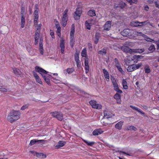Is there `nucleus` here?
<instances>
[{
	"label": "nucleus",
	"mask_w": 159,
	"mask_h": 159,
	"mask_svg": "<svg viewBox=\"0 0 159 159\" xmlns=\"http://www.w3.org/2000/svg\"><path fill=\"white\" fill-rule=\"evenodd\" d=\"M103 72L106 80L107 81H109L110 76L108 72L105 69H103Z\"/></svg>",
	"instance_id": "nucleus-23"
},
{
	"label": "nucleus",
	"mask_w": 159,
	"mask_h": 159,
	"mask_svg": "<svg viewBox=\"0 0 159 159\" xmlns=\"http://www.w3.org/2000/svg\"><path fill=\"white\" fill-rule=\"evenodd\" d=\"M127 70L129 72H132L135 70L134 65L129 66L128 67Z\"/></svg>",
	"instance_id": "nucleus-35"
},
{
	"label": "nucleus",
	"mask_w": 159,
	"mask_h": 159,
	"mask_svg": "<svg viewBox=\"0 0 159 159\" xmlns=\"http://www.w3.org/2000/svg\"><path fill=\"white\" fill-rule=\"evenodd\" d=\"M45 140H39L36 141L35 139H33L32 140H31L30 141V142L29 143V145L31 146L33 145H34V144L35 143L37 142H45Z\"/></svg>",
	"instance_id": "nucleus-30"
},
{
	"label": "nucleus",
	"mask_w": 159,
	"mask_h": 159,
	"mask_svg": "<svg viewBox=\"0 0 159 159\" xmlns=\"http://www.w3.org/2000/svg\"><path fill=\"white\" fill-rule=\"evenodd\" d=\"M156 42L157 44V45L158 48H159V41H157Z\"/></svg>",
	"instance_id": "nucleus-61"
},
{
	"label": "nucleus",
	"mask_w": 159,
	"mask_h": 159,
	"mask_svg": "<svg viewBox=\"0 0 159 159\" xmlns=\"http://www.w3.org/2000/svg\"><path fill=\"white\" fill-rule=\"evenodd\" d=\"M149 9V8H148V6H146L145 7H144V9L146 10V11H148V10Z\"/></svg>",
	"instance_id": "nucleus-60"
},
{
	"label": "nucleus",
	"mask_w": 159,
	"mask_h": 159,
	"mask_svg": "<svg viewBox=\"0 0 159 159\" xmlns=\"http://www.w3.org/2000/svg\"><path fill=\"white\" fill-rule=\"evenodd\" d=\"M125 45L128 47L129 48L132 47L134 45V43L129 42H126L125 43Z\"/></svg>",
	"instance_id": "nucleus-37"
},
{
	"label": "nucleus",
	"mask_w": 159,
	"mask_h": 159,
	"mask_svg": "<svg viewBox=\"0 0 159 159\" xmlns=\"http://www.w3.org/2000/svg\"><path fill=\"white\" fill-rule=\"evenodd\" d=\"M65 42L63 39H61L60 41V46L61 49V52L62 53H63L65 50Z\"/></svg>",
	"instance_id": "nucleus-19"
},
{
	"label": "nucleus",
	"mask_w": 159,
	"mask_h": 159,
	"mask_svg": "<svg viewBox=\"0 0 159 159\" xmlns=\"http://www.w3.org/2000/svg\"><path fill=\"white\" fill-rule=\"evenodd\" d=\"M66 143V142L64 141H59L57 145L55 146V147L56 149H59L61 147H63Z\"/></svg>",
	"instance_id": "nucleus-21"
},
{
	"label": "nucleus",
	"mask_w": 159,
	"mask_h": 159,
	"mask_svg": "<svg viewBox=\"0 0 159 159\" xmlns=\"http://www.w3.org/2000/svg\"><path fill=\"white\" fill-rule=\"evenodd\" d=\"M25 16L23 15H22L21 17V27L23 28L24 27L25 24Z\"/></svg>",
	"instance_id": "nucleus-34"
},
{
	"label": "nucleus",
	"mask_w": 159,
	"mask_h": 159,
	"mask_svg": "<svg viewBox=\"0 0 159 159\" xmlns=\"http://www.w3.org/2000/svg\"><path fill=\"white\" fill-rule=\"evenodd\" d=\"M39 9L38 6L36 5L35 7L34 11V25H37L39 21V15H38Z\"/></svg>",
	"instance_id": "nucleus-8"
},
{
	"label": "nucleus",
	"mask_w": 159,
	"mask_h": 159,
	"mask_svg": "<svg viewBox=\"0 0 159 159\" xmlns=\"http://www.w3.org/2000/svg\"><path fill=\"white\" fill-rule=\"evenodd\" d=\"M20 113L19 111H13L10 113L7 117V120L11 123L20 119Z\"/></svg>",
	"instance_id": "nucleus-3"
},
{
	"label": "nucleus",
	"mask_w": 159,
	"mask_h": 159,
	"mask_svg": "<svg viewBox=\"0 0 159 159\" xmlns=\"http://www.w3.org/2000/svg\"><path fill=\"white\" fill-rule=\"evenodd\" d=\"M148 50L151 52H153L155 50V48L154 46L153 45H151L149 48Z\"/></svg>",
	"instance_id": "nucleus-43"
},
{
	"label": "nucleus",
	"mask_w": 159,
	"mask_h": 159,
	"mask_svg": "<svg viewBox=\"0 0 159 159\" xmlns=\"http://www.w3.org/2000/svg\"><path fill=\"white\" fill-rule=\"evenodd\" d=\"M82 12V10L80 8H77L75 12L74 18L75 20H79L80 19Z\"/></svg>",
	"instance_id": "nucleus-13"
},
{
	"label": "nucleus",
	"mask_w": 159,
	"mask_h": 159,
	"mask_svg": "<svg viewBox=\"0 0 159 159\" xmlns=\"http://www.w3.org/2000/svg\"><path fill=\"white\" fill-rule=\"evenodd\" d=\"M121 49L124 52L129 53L130 54L134 53H141L144 51V49L143 48L137 49H131L125 45V44L121 47Z\"/></svg>",
	"instance_id": "nucleus-4"
},
{
	"label": "nucleus",
	"mask_w": 159,
	"mask_h": 159,
	"mask_svg": "<svg viewBox=\"0 0 159 159\" xmlns=\"http://www.w3.org/2000/svg\"><path fill=\"white\" fill-rule=\"evenodd\" d=\"M126 6L125 4L123 2H121L119 5L118 7H120L121 9L124 8Z\"/></svg>",
	"instance_id": "nucleus-46"
},
{
	"label": "nucleus",
	"mask_w": 159,
	"mask_h": 159,
	"mask_svg": "<svg viewBox=\"0 0 159 159\" xmlns=\"http://www.w3.org/2000/svg\"><path fill=\"white\" fill-rule=\"evenodd\" d=\"M104 118L107 119L112 117L114 115L113 114L106 111H104Z\"/></svg>",
	"instance_id": "nucleus-17"
},
{
	"label": "nucleus",
	"mask_w": 159,
	"mask_h": 159,
	"mask_svg": "<svg viewBox=\"0 0 159 159\" xmlns=\"http://www.w3.org/2000/svg\"><path fill=\"white\" fill-rule=\"evenodd\" d=\"M51 75V78L52 79L53 82L56 83L58 84L61 82V78L58 76V74L57 73H50Z\"/></svg>",
	"instance_id": "nucleus-10"
},
{
	"label": "nucleus",
	"mask_w": 159,
	"mask_h": 159,
	"mask_svg": "<svg viewBox=\"0 0 159 159\" xmlns=\"http://www.w3.org/2000/svg\"><path fill=\"white\" fill-rule=\"evenodd\" d=\"M68 11V10L66 9L63 13V16L62 18L61 23L63 27H65L66 24V22L67 20V13Z\"/></svg>",
	"instance_id": "nucleus-6"
},
{
	"label": "nucleus",
	"mask_w": 159,
	"mask_h": 159,
	"mask_svg": "<svg viewBox=\"0 0 159 159\" xmlns=\"http://www.w3.org/2000/svg\"><path fill=\"white\" fill-rule=\"evenodd\" d=\"M89 103L93 108L100 109L102 108V105L99 104L97 103L96 101L91 100L90 101Z\"/></svg>",
	"instance_id": "nucleus-11"
},
{
	"label": "nucleus",
	"mask_w": 159,
	"mask_h": 159,
	"mask_svg": "<svg viewBox=\"0 0 159 159\" xmlns=\"http://www.w3.org/2000/svg\"><path fill=\"white\" fill-rule=\"evenodd\" d=\"M88 14L89 16H96L95 11L94 10H89L88 12Z\"/></svg>",
	"instance_id": "nucleus-36"
},
{
	"label": "nucleus",
	"mask_w": 159,
	"mask_h": 159,
	"mask_svg": "<svg viewBox=\"0 0 159 159\" xmlns=\"http://www.w3.org/2000/svg\"><path fill=\"white\" fill-rule=\"evenodd\" d=\"M145 72L146 73H148L150 72V70L149 68V66H146L145 67Z\"/></svg>",
	"instance_id": "nucleus-47"
},
{
	"label": "nucleus",
	"mask_w": 159,
	"mask_h": 159,
	"mask_svg": "<svg viewBox=\"0 0 159 159\" xmlns=\"http://www.w3.org/2000/svg\"><path fill=\"white\" fill-rule=\"evenodd\" d=\"M153 0H148V2L150 3H152L153 2Z\"/></svg>",
	"instance_id": "nucleus-64"
},
{
	"label": "nucleus",
	"mask_w": 159,
	"mask_h": 159,
	"mask_svg": "<svg viewBox=\"0 0 159 159\" xmlns=\"http://www.w3.org/2000/svg\"><path fill=\"white\" fill-rule=\"evenodd\" d=\"M43 41V39H40L39 43V48L40 52V53L42 54H43V44H42Z\"/></svg>",
	"instance_id": "nucleus-25"
},
{
	"label": "nucleus",
	"mask_w": 159,
	"mask_h": 159,
	"mask_svg": "<svg viewBox=\"0 0 159 159\" xmlns=\"http://www.w3.org/2000/svg\"><path fill=\"white\" fill-rule=\"evenodd\" d=\"M149 22L148 21L139 22L136 21H132L130 23V25L133 26L137 27L139 26H142L147 25L149 23Z\"/></svg>",
	"instance_id": "nucleus-12"
},
{
	"label": "nucleus",
	"mask_w": 159,
	"mask_h": 159,
	"mask_svg": "<svg viewBox=\"0 0 159 159\" xmlns=\"http://www.w3.org/2000/svg\"><path fill=\"white\" fill-rule=\"evenodd\" d=\"M35 70L41 75L48 84L49 85L50 84V77L48 76H45V75H47L50 76L51 77V75L50 73H49L43 68L38 66H36L35 67Z\"/></svg>",
	"instance_id": "nucleus-2"
},
{
	"label": "nucleus",
	"mask_w": 159,
	"mask_h": 159,
	"mask_svg": "<svg viewBox=\"0 0 159 159\" xmlns=\"http://www.w3.org/2000/svg\"><path fill=\"white\" fill-rule=\"evenodd\" d=\"M135 70L139 69V67L142 66L143 65L141 63H140L137 64H134Z\"/></svg>",
	"instance_id": "nucleus-42"
},
{
	"label": "nucleus",
	"mask_w": 159,
	"mask_h": 159,
	"mask_svg": "<svg viewBox=\"0 0 159 159\" xmlns=\"http://www.w3.org/2000/svg\"><path fill=\"white\" fill-rule=\"evenodd\" d=\"M29 106V104H26L25 105H23L21 108V110H24L25 109H27Z\"/></svg>",
	"instance_id": "nucleus-49"
},
{
	"label": "nucleus",
	"mask_w": 159,
	"mask_h": 159,
	"mask_svg": "<svg viewBox=\"0 0 159 159\" xmlns=\"http://www.w3.org/2000/svg\"><path fill=\"white\" fill-rule=\"evenodd\" d=\"M122 84L123 88L125 89H127L128 88L127 83L126 80L123 79L122 80Z\"/></svg>",
	"instance_id": "nucleus-28"
},
{
	"label": "nucleus",
	"mask_w": 159,
	"mask_h": 159,
	"mask_svg": "<svg viewBox=\"0 0 159 159\" xmlns=\"http://www.w3.org/2000/svg\"><path fill=\"white\" fill-rule=\"evenodd\" d=\"M76 62L77 67L79 68H80L81 66L80 61H79V62Z\"/></svg>",
	"instance_id": "nucleus-54"
},
{
	"label": "nucleus",
	"mask_w": 159,
	"mask_h": 159,
	"mask_svg": "<svg viewBox=\"0 0 159 159\" xmlns=\"http://www.w3.org/2000/svg\"><path fill=\"white\" fill-rule=\"evenodd\" d=\"M75 58L76 62H79V61H80L79 60V55L78 53H76L75 54Z\"/></svg>",
	"instance_id": "nucleus-44"
},
{
	"label": "nucleus",
	"mask_w": 159,
	"mask_h": 159,
	"mask_svg": "<svg viewBox=\"0 0 159 159\" xmlns=\"http://www.w3.org/2000/svg\"><path fill=\"white\" fill-rule=\"evenodd\" d=\"M54 23L55 25V26H57V25H59V22L57 21V20H54Z\"/></svg>",
	"instance_id": "nucleus-56"
},
{
	"label": "nucleus",
	"mask_w": 159,
	"mask_h": 159,
	"mask_svg": "<svg viewBox=\"0 0 159 159\" xmlns=\"http://www.w3.org/2000/svg\"><path fill=\"white\" fill-rule=\"evenodd\" d=\"M140 56L139 55H134L133 56H129L127 57L125 59V62L127 64V62L128 61V60L129 61H131L130 58L131 59V60H134L135 59H138L139 58Z\"/></svg>",
	"instance_id": "nucleus-15"
},
{
	"label": "nucleus",
	"mask_w": 159,
	"mask_h": 159,
	"mask_svg": "<svg viewBox=\"0 0 159 159\" xmlns=\"http://www.w3.org/2000/svg\"><path fill=\"white\" fill-rule=\"evenodd\" d=\"M124 124V121H121L117 123L115 125V128L116 129L120 130L122 129V125Z\"/></svg>",
	"instance_id": "nucleus-20"
},
{
	"label": "nucleus",
	"mask_w": 159,
	"mask_h": 159,
	"mask_svg": "<svg viewBox=\"0 0 159 159\" xmlns=\"http://www.w3.org/2000/svg\"><path fill=\"white\" fill-rule=\"evenodd\" d=\"M130 107H131L133 109L137 111L138 112H139L142 115H144V113L140 109H139L138 107H135L132 105L130 106Z\"/></svg>",
	"instance_id": "nucleus-29"
},
{
	"label": "nucleus",
	"mask_w": 159,
	"mask_h": 159,
	"mask_svg": "<svg viewBox=\"0 0 159 159\" xmlns=\"http://www.w3.org/2000/svg\"><path fill=\"white\" fill-rule=\"evenodd\" d=\"M0 90L3 92H6L7 91V89L1 87V88H0Z\"/></svg>",
	"instance_id": "nucleus-55"
},
{
	"label": "nucleus",
	"mask_w": 159,
	"mask_h": 159,
	"mask_svg": "<svg viewBox=\"0 0 159 159\" xmlns=\"http://www.w3.org/2000/svg\"><path fill=\"white\" fill-rule=\"evenodd\" d=\"M35 26V27L36 28V31H38L39 32H40V30L41 27L42 26V25L41 24H38V23L37 24V25H34Z\"/></svg>",
	"instance_id": "nucleus-40"
},
{
	"label": "nucleus",
	"mask_w": 159,
	"mask_h": 159,
	"mask_svg": "<svg viewBox=\"0 0 159 159\" xmlns=\"http://www.w3.org/2000/svg\"><path fill=\"white\" fill-rule=\"evenodd\" d=\"M111 80L115 90L119 93H122V92L121 90L119 89L118 86L115 78L114 77H111Z\"/></svg>",
	"instance_id": "nucleus-9"
},
{
	"label": "nucleus",
	"mask_w": 159,
	"mask_h": 159,
	"mask_svg": "<svg viewBox=\"0 0 159 159\" xmlns=\"http://www.w3.org/2000/svg\"><path fill=\"white\" fill-rule=\"evenodd\" d=\"M50 35L51 36L52 38L54 39L55 38V36H54V34L53 32H51Z\"/></svg>",
	"instance_id": "nucleus-57"
},
{
	"label": "nucleus",
	"mask_w": 159,
	"mask_h": 159,
	"mask_svg": "<svg viewBox=\"0 0 159 159\" xmlns=\"http://www.w3.org/2000/svg\"><path fill=\"white\" fill-rule=\"evenodd\" d=\"M13 71L15 75L19 76L21 74V72L20 70L16 68H13Z\"/></svg>",
	"instance_id": "nucleus-32"
},
{
	"label": "nucleus",
	"mask_w": 159,
	"mask_h": 159,
	"mask_svg": "<svg viewBox=\"0 0 159 159\" xmlns=\"http://www.w3.org/2000/svg\"><path fill=\"white\" fill-rule=\"evenodd\" d=\"M31 10H32V8L31 7H29V11H30V14H31L32 13V11H31Z\"/></svg>",
	"instance_id": "nucleus-63"
},
{
	"label": "nucleus",
	"mask_w": 159,
	"mask_h": 159,
	"mask_svg": "<svg viewBox=\"0 0 159 159\" xmlns=\"http://www.w3.org/2000/svg\"><path fill=\"white\" fill-rule=\"evenodd\" d=\"M89 58L87 57L84 59V69L86 74L88 73L89 70Z\"/></svg>",
	"instance_id": "nucleus-14"
},
{
	"label": "nucleus",
	"mask_w": 159,
	"mask_h": 159,
	"mask_svg": "<svg viewBox=\"0 0 159 159\" xmlns=\"http://www.w3.org/2000/svg\"><path fill=\"white\" fill-rule=\"evenodd\" d=\"M115 63L116 66V67H117V66H119L120 65L117 59L115 58Z\"/></svg>",
	"instance_id": "nucleus-52"
},
{
	"label": "nucleus",
	"mask_w": 159,
	"mask_h": 159,
	"mask_svg": "<svg viewBox=\"0 0 159 159\" xmlns=\"http://www.w3.org/2000/svg\"><path fill=\"white\" fill-rule=\"evenodd\" d=\"M75 70L74 68H68L66 70H64V73L66 74L65 72H66L68 74H70L73 73Z\"/></svg>",
	"instance_id": "nucleus-31"
},
{
	"label": "nucleus",
	"mask_w": 159,
	"mask_h": 159,
	"mask_svg": "<svg viewBox=\"0 0 159 159\" xmlns=\"http://www.w3.org/2000/svg\"><path fill=\"white\" fill-rule=\"evenodd\" d=\"M98 21L94 19H90L86 21L85 22V25L87 29L90 30L91 26L92 25L95 24Z\"/></svg>",
	"instance_id": "nucleus-7"
},
{
	"label": "nucleus",
	"mask_w": 159,
	"mask_h": 159,
	"mask_svg": "<svg viewBox=\"0 0 159 159\" xmlns=\"http://www.w3.org/2000/svg\"><path fill=\"white\" fill-rule=\"evenodd\" d=\"M111 22L110 21H107L104 26V30H109L111 27Z\"/></svg>",
	"instance_id": "nucleus-16"
},
{
	"label": "nucleus",
	"mask_w": 159,
	"mask_h": 159,
	"mask_svg": "<svg viewBox=\"0 0 159 159\" xmlns=\"http://www.w3.org/2000/svg\"><path fill=\"white\" fill-rule=\"evenodd\" d=\"M36 80V82H38V83H39V84H42V81L40 78H39L38 79Z\"/></svg>",
	"instance_id": "nucleus-53"
},
{
	"label": "nucleus",
	"mask_w": 159,
	"mask_h": 159,
	"mask_svg": "<svg viewBox=\"0 0 159 159\" xmlns=\"http://www.w3.org/2000/svg\"><path fill=\"white\" fill-rule=\"evenodd\" d=\"M126 1L130 3V5H132L133 3V0H126Z\"/></svg>",
	"instance_id": "nucleus-58"
},
{
	"label": "nucleus",
	"mask_w": 159,
	"mask_h": 159,
	"mask_svg": "<svg viewBox=\"0 0 159 159\" xmlns=\"http://www.w3.org/2000/svg\"><path fill=\"white\" fill-rule=\"evenodd\" d=\"M103 132V131L101 129L94 130L93 132V135L96 136L101 134Z\"/></svg>",
	"instance_id": "nucleus-22"
},
{
	"label": "nucleus",
	"mask_w": 159,
	"mask_h": 159,
	"mask_svg": "<svg viewBox=\"0 0 159 159\" xmlns=\"http://www.w3.org/2000/svg\"><path fill=\"white\" fill-rule=\"evenodd\" d=\"M106 53V49H103L98 52V53L102 55L105 54Z\"/></svg>",
	"instance_id": "nucleus-48"
},
{
	"label": "nucleus",
	"mask_w": 159,
	"mask_h": 159,
	"mask_svg": "<svg viewBox=\"0 0 159 159\" xmlns=\"http://www.w3.org/2000/svg\"><path fill=\"white\" fill-rule=\"evenodd\" d=\"M99 39V34H96L95 38L94 39V42L96 44H97L98 42Z\"/></svg>",
	"instance_id": "nucleus-45"
},
{
	"label": "nucleus",
	"mask_w": 159,
	"mask_h": 159,
	"mask_svg": "<svg viewBox=\"0 0 159 159\" xmlns=\"http://www.w3.org/2000/svg\"><path fill=\"white\" fill-rule=\"evenodd\" d=\"M53 113L54 117H56L58 120H62L63 116L61 113L60 112H55Z\"/></svg>",
	"instance_id": "nucleus-18"
},
{
	"label": "nucleus",
	"mask_w": 159,
	"mask_h": 159,
	"mask_svg": "<svg viewBox=\"0 0 159 159\" xmlns=\"http://www.w3.org/2000/svg\"><path fill=\"white\" fill-rule=\"evenodd\" d=\"M121 34L124 36L130 38L138 36H142L145 40L148 41L152 42L153 43L155 42L154 40L148 38L147 36L141 32L128 29L124 30L121 32Z\"/></svg>",
	"instance_id": "nucleus-1"
},
{
	"label": "nucleus",
	"mask_w": 159,
	"mask_h": 159,
	"mask_svg": "<svg viewBox=\"0 0 159 159\" xmlns=\"http://www.w3.org/2000/svg\"><path fill=\"white\" fill-rule=\"evenodd\" d=\"M154 3H155L156 6L157 7L159 8V3L157 2H155Z\"/></svg>",
	"instance_id": "nucleus-59"
},
{
	"label": "nucleus",
	"mask_w": 159,
	"mask_h": 159,
	"mask_svg": "<svg viewBox=\"0 0 159 159\" xmlns=\"http://www.w3.org/2000/svg\"><path fill=\"white\" fill-rule=\"evenodd\" d=\"M119 71H120L121 73H123V71L122 70V68H121L120 66H117V67H116Z\"/></svg>",
	"instance_id": "nucleus-50"
},
{
	"label": "nucleus",
	"mask_w": 159,
	"mask_h": 159,
	"mask_svg": "<svg viewBox=\"0 0 159 159\" xmlns=\"http://www.w3.org/2000/svg\"><path fill=\"white\" fill-rule=\"evenodd\" d=\"M36 155L41 158H45L46 157V155L43 153H37Z\"/></svg>",
	"instance_id": "nucleus-38"
},
{
	"label": "nucleus",
	"mask_w": 159,
	"mask_h": 159,
	"mask_svg": "<svg viewBox=\"0 0 159 159\" xmlns=\"http://www.w3.org/2000/svg\"><path fill=\"white\" fill-rule=\"evenodd\" d=\"M81 56L82 57H86L87 56V51L86 48H84L81 52Z\"/></svg>",
	"instance_id": "nucleus-39"
},
{
	"label": "nucleus",
	"mask_w": 159,
	"mask_h": 159,
	"mask_svg": "<svg viewBox=\"0 0 159 159\" xmlns=\"http://www.w3.org/2000/svg\"><path fill=\"white\" fill-rule=\"evenodd\" d=\"M56 28L57 29V35L60 37H61V28L60 26V25H57L56 26Z\"/></svg>",
	"instance_id": "nucleus-33"
},
{
	"label": "nucleus",
	"mask_w": 159,
	"mask_h": 159,
	"mask_svg": "<svg viewBox=\"0 0 159 159\" xmlns=\"http://www.w3.org/2000/svg\"><path fill=\"white\" fill-rule=\"evenodd\" d=\"M114 98L116 100L117 103L120 104L121 102L120 96L118 93H116L114 96Z\"/></svg>",
	"instance_id": "nucleus-26"
},
{
	"label": "nucleus",
	"mask_w": 159,
	"mask_h": 159,
	"mask_svg": "<svg viewBox=\"0 0 159 159\" xmlns=\"http://www.w3.org/2000/svg\"><path fill=\"white\" fill-rule=\"evenodd\" d=\"M138 2V0H133V3L136 4Z\"/></svg>",
	"instance_id": "nucleus-62"
},
{
	"label": "nucleus",
	"mask_w": 159,
	"mask_h": 159,
	"mask_svg": "<svg viewBox=\"0 0 159 159\" xmlns=\"http://www.w3.org/2000/svg\"><path fill=\"white\" fill-rule=\"evenodd\" d=\"M39 32L36 31L34 34L35 44H37L39 42Z\"/></svg>",
	"instance_id": "nucleus-24"
},
{
	"label": "nucleus",
	"mask_w": 159,
	"mask_h": 159,
	"mask_svg": "<svg viewBox=\"0 0 159 159\" xmlns=\"http://www.w3.org/2000/svg\"><path fill=\"white\" fill-rule=\"evenodd\" d=\"M83 140L85 143L89 146H92L95 143L94 142H90L84 140Z\"/></svg>",
	"instance_id": "nucleus-41"
},
{
	"label": "nucleus",
	"mask_w": 159,
	"mask_h": 159,
	"mask_svg": "<svg viewBox=\"0 0 159 159\" xmlns=\"http://www.w3.org/2000/svg\"><path fill=\"white\" fill-rule=\"evenodd\" d=\"M125 129L127 130L134 131L136 130L137 128L133 126L128 125L125 128Z\"/></svg>",
	"instance_id": "nucleus-27"
},
{
	"label": "nucleus",
	"mask_w": 159,
	"mask_h": 159,
	"mask_svg": "<svg viewBox=\"0 0 159 159\" xmlns=\"http://www.w3.org/2000/svg\"><path fill=\"white\" fill-rule=\"evenodd\" d=\"M33 75L35 79V80H36L39 78V77L38 75L36 73L34 72H33Z\"/></svg>",
	"instance_id": "nucleus-51"
},
{
	"label": "nucleus",
	"mask_w": 159,
	"mask_h": 159,
	"mask_svg": "<svg viewBox=\"0 0 159 159\" xmlns=\"http://www.w3.org/2000/svg\"><path fill=\"white\" fill-rule=\"evenodd\" d=\"M75 32V25L73 24L71 26V28L70 33V46L71 47L73 46L74 43V33Z\"/></svg>",
	"instance_id": "nucleus-5"
}]
</instances>
